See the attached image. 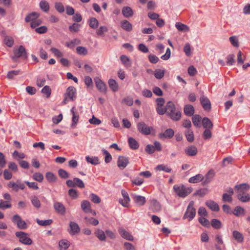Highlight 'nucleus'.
<instances>
[{"label": "nucleus", "mask_w": 250, "mask_h": 250, "mask_svg": "<svg viewBox=\"0 0 250 250\" xmlns=\"http://www.w3.org/2000/svg\"><path fill=\"white\" fill-rule=\"evenodd\" d=\"M84 219L86 220V222L89 224L93 225L94 226H97L99 224V221L93 217H85Z\"/></svg>", "instance_id": "13d9d810"}, {"label": "nucleus", "mask_w": 250, "mask_h": 250, "mask_svg": "<svg viewBox=\"0 0 250 250\" xmlns=\"http://www.w3.org/2000/svg\"><path fill=\"white\" fill-rule=\"evenodd\" d=\"M150 208L154 212H158L161 210V205L157 200L152 199L151 201Z\"/></svg>", "instance_id": "6ab92c4d"}, {"label": "nucleus", "mask_w": 250, "mask_h": 250, "mask_svg": "<svg viewBox=\"0 0 250 250\" xmlns=\"http://www.w3.org/2000/svg\"><path fill=\"white\" fill-rule=\"evenodd\" d=\"M185 135L187 140L189 142H192L194 141V134L193 131L191 129H188L185 132Z\"/></svg>", "instance_id": "09e8293b"}, {"label": "nucleus", "mask_w": 250, "mask_h": 250, "mask_svg": "<svg viewBox=\"0 0 250 250\" xmlns=\"http://www.w3.org/2000/svg\"><path fill=\"white\" fill-rule=\"evenodd\" d=\"M175 27L178 30L184 32H188L189 31L188 26L181 22H176Z\"/></svg>", "instance_id": "c9c22d12"}, {"label": "nucleus", "mask_w": 250, "mask_h": 250, "mask_svg": "<svg viewBox=\"0 0 250 250\" xmlns=\"http://www.w3.org/2000/svg\"><path fill=\"white\" fill-rule=\"evenodd\" d=\"M66 184L69 188L78 187L83 188H84V184L83 181L78 178H74L72 180H68Z\"/></svg>", "instance_id": "1a4fd4ad"}, {"label": "nucleus", "mask_w": 250, "mask_h": 250, "mask_svg": "<svg viewBox=\"0 0 250 250\" xmlns=\"http://www.w3.org/2000/svg\"><path fill=\"white\" fill-rule=\"evenodd\" d=\"M122 28L127 32H130L132 30V24L127 20H123L121 22Z\"/></svg>", "instance_id": "a878e982"}, {"label": "nucleus", "mask_w": 250, "mask_h": 250, "mask_svg": "<svg viewBox=\"0 0 250 250\" xmlns=\"http://www.w3.org/2000/svg\"><path fill=\"white\" fill-rule=\"evenodd\" d=\"M12 221L13 223L16 224L17 227L21 229H25L27 228L26 222L22 220L21 216L18 214L13 216Z\"/></svg>", "instance_id": "6e6552de"}, {"label": "nucleus", "mask_w": 250, "mask_h": 250, "mask_svg": "<svg viewBox=\"0 0 250 250\" xmlns=\"http://www.w3.org/2000/svg\"><path fill=\"white\" fill-rule=\"evenodd\" d=\"M173 189L179 196L183 198L188 196L192 191L191 188L187 187L183 185L181 186L175 185L173 187Z\"/></svg>", "instance_id": "7ed1b4c3"}, {"label": "nucleus", "mask_w": 250, "mask_h": 250, "mask_svg": "<svg viewBox=\"0 0 250 250\" xmlns=\"http://www.w3.org/2000/svg\"><path fill=\"white\" fill-rule=\"evenodd\" d=\"M56 10L60 13H62L64 11V7L62 2H56L54 4Z\"/></svg>", "instance_id": "3c124183"}, {"label": "nucleus", "mask_w": 250, "mask_h": 250, "mask_svg": "<svg viewBox=\"0 0 250 250\" xmlns=\"http://www.w3.org/2000/svg\"><path fill=\"white\" fill-rule=\"evenodd\" d=\"M4 42L5 44L8 47H12L14 44V40L12 37L6 36L4 39Z\"/></svg>", "instance_id": "6e6d98bb"}, {"label": "nucleus", "mask_w": 250, "mask_h": 250, "mask_svg": "<svg viewBox=\"0 0 250 250\" xmlns=\"http://www.w3.org/2000/svg\"><path fill=\"white\" fill-rule=\"evenodd\" d=\"M250 189V186L246 183L237 185L234 187L237 199L243 203H247L250 201V196L248 192Z\"/></svg>", "instance_id": "f257e3e1"}, {"label": "nucleus", "mask_w": 250, "mask_h": 250, "mask_svg": "<svg viewBox=\"0 0 250 250\" xmlns=\"http://www.w3.org/2000/svg\"><path fill=\"white\" fill-rule=\"evenodd\" d=\"M232 213L236 216H239L244 215L245 213V210L243 208L240 206H236Z\"/></svg>", "instance_id": "f704fd0d"}, {"label": "nucleus", "mask_w": 250, "mask_h": 250, "mask_svg": "<svg viewBox=\"0 0 250 250\" xmlns=\"http://www.w3.org/2000/svg\"><path fill=\"white\" fill-rule=\"evenodd\" d=\"M201 104L205 110L208 111L211 108V103L209 99L205 96H202L200 99Z\"/></svg>", "instance_id": "f3484780"}, {"label": "nucleus", "mask_w": 250, "mask_h": 250, "mask_svg": "<svg viewBox=\"0 0 250 250\" xmlns=\"http://www.w3.org/2000/svg\"><path fill=\"white\" fill-rule=\"evenodd\" d=\"M70 245V243L66 239H62L59 243L60 250H66L69 247Z\"/></svg>", "instance_id": "7c9ffc66"}, {"label": "nucleus", "mask_w": 250, "mask_h": 250, "mask_svg": "<svg viewBox=\"0 0 250 250\" xmlns=\"http://www.w3.org/2000/svg\"><path fill=\"white\" fill-rule=\"evenodd\" d=\"M36 222L38 223V224L40 226H46L51 224L53 223V220L52 219L42 220H40L39 219H37Z\"/></svg>", "instance_id": "de8ad7c7"}, {"label": "nucleus", "mask_w": 250, "mask_h": 250, "mask_svg": "<svg viewBox=\"0 0 250 250\" xmlns=\"http://www.w3.org/2000/svg\"><path fill=\"white\" fill-rule=\"evenodd\" d=\"M85 160L90 164L93 165H97L100 163L99 159L97 157L86 156Z\"/></svg>", "instance_id": "37998d69"}, {"label": "nucleus", "mask_w": 250, "mask_h": 250, "mask_svg": "<svg viewBox=\"0 0 250 250\" xmlns=\"http://www.w3.org/2000/svg\"><path fill=\"white\" fill-rule=\"evenodd\" d=\"M194 202L190 201L183 216V219H188L189 221L192 220L196 215V209L194 207Z\"/></svg>", "instance_id": "20e7f679"}, {"label": "nucleus", "mask_w": 250, "mask_h": 250, "mask_svg": "<svg viewBox=\"0 0 250 250\" xmlns=\"http://www.w3.org/2000/svg\"><path fill=\"white\" fill-rule=\"evenodd\" d=\"M45 178L49 183H55L57 181L56 176L51 172H46Z\"/></svg>", "instance_id": "58836bf2"}, {"label": "nucleus", "mask_w": 250, "mask_h": 250, "mask_svg": "<svg viewBox=\"0 0 250 250\" xmlns=\"http://www.w3.org/2000/svg\"><path fill=\"white\" fill-rule=\"evenodd\" d=\"M81 208L85 213H88L91 211L90 203L87 200H84L82 202Z\"/></svg>", "instance_id": "cd10ccee"}, {"label": "nucleus", "mask_w": 250, "mask_h": 250, "mask_svg": "<svg viewBox=\"0 0 250 250\" xmlns=\"http://www.w3.org/2000/svg\"><path fill=\"white\" fill-rule=\"evenodd\" d=\"M108 84L110 88L113 92H116L118 90V84L115 80L110 79L108 81Z\"/></svg>", "instance_id": "79ce46f5"}, {"label": "nucleus", "mask_w": 250, "mask_h": 250, "mask_svg": "<svg viewBox=\"0 0 250 250\" xmlns=\"http://www.w3.org/2000/svg\"><path fill=\"white\" fill-rule=\"evenodd\" d=\"M174 134V132L171 128L167 129L163 133L159 134V137L161 139L171 138Z\"/></svg>", "instance_id": "aec40b11"}, {"label": "nucleus", "mask_w": 250, "mask_h": 250, "mask_svg": "<svg viewBox=\"0 0 250 250\" xmlns=\"http://www.w3.org/2000/svg\"><path fill=\"white\" fill-rule=\"evenodd\" d=\"M192 123L194 125L198 127L200 126V122L201 120V117L199 115H195L192 117Z\"/></svg>", "instance_id": "8fccbe9b"}, {"label": "nucleus", "mask_w": 250, "mask_h": 250, "mask_svg": "<svg viewBox=\"0 0 250 250\" xmlns=\"http://www.w3.org/2000/svg\"><path fill=\"white\" fill-rule=\"evenodd\" d=\"M184 111L186 115L190 117L194 113V108L192 105L187 104L184 107Z\"/></svg>", "instance_id": "393cba45"}, {"label": "nucleus", "mask_w": 250, "mask_h": 250, "mask_svg": "<svg viewBox=\"0 0 250 250\" xmlns=\"http://www.w3.org/2000/svg\"><path fill=\"white\" fill-rule=\"evenodd\" d=\"M214 175L215 173L213 170H209L204 177V180H203V185H205L211 182L213 178Z\"/></svg>", "instance_id": "412c9836"}, {"label": "nucleus", "mask_w": 250, "mask_h": 250, "mask_svg": "<svg viewBox=\"0 0 250 250\" xmlns=\"http://www.w3.org/2000/svg\"><path fill=\"white\" fill-rule=\"evenodd\" d=\"M43 174L40 172H35L33 175V179L40 183L43 181Z\"/></svg>", "instance_id": "4d7b16f0"}, {"label": "nucleus", "mask_w": 250, "mask_h": 250, "mask_svg": "<svg viewBox=\"0 0 250 250\" xmlns=\"http://www.w3.org/2000/svg\"><path fill=\"white\" fill-rule=\"evenodd\" d=\"M20 73V70H12L8 72L7 77L9 79H12L15 76L19 75Z\"/></svg>", "instance_id": "69168bd1"}, {"label": "nucleus", "mask_w": 250, "mask_h": 250, "mask_svg": "<svg viewBox=\"0 0 250 250\" xmlns=\"http://www.w3.org/2000/svg\"><path fill=\"white\" fill-rule=\"evenodd\" d=\"M40 15V14L37 12H32L26 16L25 21L26 22L30 21L31 22L32 21L36 20L39 17Z\"/></svg>", "instance_id": "5701e85b"}, {"label": "nucleus", "mask_w": 250, "mask_h": 250, "mask_svg": "<svg viewBox=\"0 0 250 250\" xmlns=\"http://www.w3.org/2000/svg\"><path fill=\"white\" fill-rule=\"evenodd\" d=\"M95 235L101 241H105L106 240L105 231L104 232L101 229H97L95 231Z\"/></svg>", "instance_id": "bb28decb"}, {"label": "nucleus", "mask_w": 250, "mask_h": 250, "mask_svg": "<svg viewBox=\"0 0 250 250\" xmlns=\"http://www.w3.org/2000/svg\"><path fill=\"white\" fill-rule=\"evenodd\" d=\"M42 92L46 95V98L50 97L51 95V90L49 86L45 85L42 89Z\"/></svg>", "instance_id": "0e129e2a"}, {"label": "nucleus", "mask_w": 250, "mask_h": 250, "mask_svg": "<svg viewBox=\"0 0 250 250\" xmlns=\"http://www.w3.org/2000/svg\"><path fill=\"white\" fill-rule=\"evenodd\" d=\"M206 205L208 208L213 211H217L219 210L218 205L213 201H207L206 202Z\"/></svg>", "instance_id": "b1692460"}, {"label": "nucleus", "mask_w": 250, "mask_h": 250, "mask_svg": "<svg viewBox=\"0 0 250 250\" xmlns=\"http://www.w3.org/2000/svg\"><path fill=\"white\" fill-rule=\"evenodd\" d=\"M15 235L21 243L25 245H30L32 244V240L28 237V233L23 231H17Z\"/></svg>", "instance_id": "0eeeda50"}, {"label": "nucleus", "mask_w": 250, "mask_h": 250, "mask_svg": "<svg viewBox=\"0 0 250 250\" xmlns=\"http://www.w3.org/2000/svg\"><path fill=\"white\" fill-rule=\"evenodd\" d=\"M64 99L62 103L64 104H66L68 102V99L71 101H74L76 98V89L73 86L68 87L64 95Z\"/></svg>", "instance_id": "39448f33"}, {"label": "nucleus", "mask_w": 250, "mask_h": 250, "mask_svg": "<svg viewBox=\"0 0 250 250\" xmlns=\"http://www.w3.org/2000/svg\"><path fill=\"white\" fill-rule=\"evenodd\" d=\"M89 26L92 29H96L99 26V21L95 18H91L89 20Z\"/></svg>", "instance_id": "a18cd8bd"}, {"label": "nucleus", "mask_w": 250, "mask_h": 250, "mask_svg": "<svg viewBox=\"0 0 250 250\" xmlns=\"http://www.w3.org/2000/svg\"><path fill=\"white\" fill-rule=\"evenodd\" d=\"M122 63L126 67H129L131 66V62L129 58L125 55H122L120 57Z\"/></svg>", "instance_id": "4c0bfd02"}, {"label": "nucleus", "mask_w": 250, "mask_h": 250, "mask_svg": "<svg viewBox=\"0 0 250 250\" xmlns=\"http://www.w3.org/2000/svg\"><path fill=\"white\" fill-rule=\"evenodd\" d=\"M30 200L32 204L35 208H39L41 207V202L37 196H31L30 198Z\"/></svg>", "instance_id": "ea45409f"}, {"label": "nucleus", "mask_w": 250, "mask_h": 250, "mask_svg": "<svg viewBox=\"0 0 250 250\" xmlns=\"http://www.w3.org/2000/svg\"><path fill=\"white\" fill-rule=\"evenodd\" d=\"M197 152V148L194 146H190L185 149V153L187 155L189 156H195Z\"/></svg>", "instance_id": "4be33fe9"}, {"label": "nucleus", "mask_w": 250, "mask_h": 250, "mask_svg": "<svg viewBox=\"0 0 250 250\" xmlns=\"http://www.w3.org/2000/svg\"><path fill=\"white\" fill-rule=\"evenodd\" d=\"M68 195L74 199H77L78 197V194L77 191L73 188L69 189L68 191Z\"/></svg>", "instance_id": "774afa93"}, {"label": "nucleus", "mask_w": 250, "mask_h": 250, "mask_svg": "<svg viewBox=\"0 0 250 250\" xmlns=\"http://www.w3.org/2000/svg\"><path fill=\"white\" fill-rule=\"evenodd\" d=\"M7 186L9 188H12V190L16 192H18L19 190L18 181H17L16 183L14 182H10Z\"/></svg>", "instance_id": "5fc2aeb1"}, {"label": "nucleus", "mask_w": 250, "mask_h": 250, "mask_svg": "<svg viewBox=\"0 0 250 250\" xmlns=\"http://www.w3.org/2000/svg\"><path fill=\"white\" fill-rule=\"evenodd\" d=\"M166 114L173 120L177 121L181 118V113L180 111L176 110L174 103L169 101L166 104Z\"/></svg>", "instance_id": "f03ea898"}, {"label": "nucleus", "mask_w": 250, "mask_h": 250, "mask_svg": "<svg viewBox=\"0 0 250 250\" xmlns=\"http://www.w3.org/2000/svg\"><path fill=\"white\" fill-rule=\"evenodd\" d=\"M20 57H22L23 58H27L25 49L22 45L20 46L19 48L17 49H14V56L12 57V59L14 61H16L17 59Z\"/></svg>", "instance_id": "9d476101"}, {"label": "nucleus", "mask_w": 250, "mask_h": 250, "mask_svg": "<svg viewBox=\"0 0 250 250\" xmlns=\"http://www.w3.org/2000/svg\"><path fill=\"white\" fill-rule=\"evenodd\" d=\"M155 169L158 171H164L167 173H169L171 171V169L170 168L164 165H158L155 167Z\"/></svg>", "instance_id": "864d4df0"}, {"label": "nucleus", "mask_w": 250, "mask_h": 250, "mask_svg": "<svg viewBox=\"0 0 250 250\" xmlns=\"http://www.w3.org/2000/svg\"><path fill=\"white\" fill-rule=\"evenodd\" d=\"M198 220L200 223L203 226L207 228L210 226V222L207 219L203 217H201L199 218Z\"/></svg>", "instance_id": "052dcab7"}, {"label": "nucleus", "mask_w": 250, "mask_h": 250, "mask_svg": "<svg viewBox=\"0 0 250 250\" xmlns=\"http://www.w3.org/2000/svg\"><path fill=\"white\" fill-rule=\"evenodd\" d=\"M137 127L138 130L143 135H148L151 132H155V129L152 126H149L143 122L138 123Z\"/></svg>", "instance_id": "423d86ee"}, {"label": "nucleus", "mask_w": 250, "mask_h": 250, "mask_svg": "<svg viewBox=\"0 0 250 250\" xmlns=\"http://www.w3.org/2000/svg\"><path fill=\"white\" fill-rule=\"evenodd\" d=\"M165 73V70L157 69L154 71V75L156 79H161L164 77Z\"/></svg>", "instance_id": "49530a36"}, {"label": "nucleus", "mask_w": 250, "mask_h": 250, "mask_svg": "<svg viewBox=\"0 0 250 250\" xmlns=\"http://www.w3.org/2000/svg\"><path fill=\"white\" fill-rule=\"evenodd\" d=\"M122 14L125 18H129L133 15L132 9L129 6H125L122 8Z\"/></svg>", "instance_id": "c85d7f7f"}, {"label": "nucleus", "mask_w": 250, "mask_h": 250, "mask_svg": "<svg viewBox=\"0 0 250 250\" xmlns=\"http://www.w3.org/2000/svg\"><path fill=\"white\" fill-rule=\"evenodd\" d=\"M81 229L79 225L75 222L71 221L69 223V229L68 231L71 235H75L79 233Z\"/></svg>", "instance_id": "9b49d317"}, {"label": "nucleus", "mask_w": 250, "mask_h": 250, "mask_svg": "<svg viewBox=\"0 0 250 250\" xmlns=\"http://www.w3.org/2000/svg\"><path fill=\"white\" fill-rule=\"evenodd\" d=\"M234 238L238 243H242L244 241V236L243 234L237 230H234L232 232Z\"/></svg>", "instance_id": "473e14b6"}, {"label": "nucleus", "mask_w": 250, "mask_h": 250, "mask_svg": "<svg viewBox=\"0 0 250 250\" xmlns=\"http://www.w3.org/2000/svg\"><path fill=\"white\" fill-rule=\"evenodd\" d=\"M118 231L121 237L124 239L129 241H133V236L126 231L123 228H120L118 229Z\"/></svg>", "instance_id": "a211bd4d"}, {"label": "nucleus", "mask_w": 250, "mask_h": 250, "mask_svg": "<svg viewBox=\"0 0 250 250\" xmlns=\"http://www.w3.org/2000/svg\"><path fill=\"white\" fill-rule=\"evenodd\" d=\"M50 51L56 57L60 58L63 56V53L56 48L52 47Z\"/></svg>", "instance_id": "338daca9"}, {"label": "nucleus", "mask_w": 250, "mask_h": 250, "mask_svg": "<svg viewBox=\"0 0 250 250\" xmlns=\"http://www.w3.org/2000/svg\"><path fill=\"white\" fill-rule=\"evenodd\" d=\"M122 194L124 197V201H120V203L122 205L123 207H127V204L130 201V198L128 193L125 190L122 191Z\"/></svg>", "instance_id": "2f4dec72"}, {"label": "nucleus", "mask_w": 250, "mask_h": 250, "mask_svg": "<svg viewBox=\"0 0 250 250\" xmlns=\"http://www.w3.org/2000/svg\"><path fill=\"white\" fill-rule=\"evenodd\" d=\"M55 211L59 214L64 215L66 213V208L62 202H55L53 205Z\"/></svg>", "instance_id": "f8f14e48"}, {"label": "nucleus", "mask_w": 250, "mask_h": 250, "mask_svg": "<svg viewBox=\"0 0 250 250\" xmlns=\"http://www.w3.org/2000/svg\"><path fill=\"white\" fill-rule=\"evenodd\" d=\"M131 197L134 202L138 206H142L146 202V199L144 196L133 194L131 195Z\"/></svg>", "instance_id": "4468645a"}, {"label": "nucleus", "mask_w": 250, "mask_h": 250, "mask_svg": "<svg viewBox=\"0 0 250 250\" xmlns=\"http://www.w3.org/2000/svg\"><path fill=\"white\" fill-rule=\"evenodd\" d=\"M129 163V160L127 157L125 156H119L117 161V166L120 169H124Z\"/></svg>", "instance_id": "2eb2a0df"}, {"label": "nucleus", "mask_w": 250, "mask_h": 250, "mask_svg": "<svg viewBox=\"0 0 250 250\" xmlns=\"http://www.w3.org/2000/svg\"><path fill=\"white\" fill-rule=\"evenodd\" d=\"M228 65H232L235 62V56L233 54H229L226 57Z\"/></svg>", "instance_id": "680f3d73"}, {"label": "nucleus", "mask_w": 250, "mask_h": 250, "mask_svg": "<svg viewBox=\"0 0 250 250\" xmlns=\"http://www.w3.org/2000/svg\"><path fill=\"white\" fill-rule=\"evenodd\" d=\"M212 227L215 229H219L221 228L222 223L220 221L216 219H213L211 221Z\"/></svg>", "instance_id": "603ef678"}, {"label": "nucleus", "mask_w": 250, "mask_h": 250, "mask_svg": "<svg viewBox=\"0 0 250 250\" xmlns=\"http://www.w3.org/2000/svg\"><path fill=\"white\" fill-rule=\"evenodd\" d=\"M129 147L132 149H137L139 147V144L137 141L132 137H129L128 140Z\"/></svg>", "instance_id": "e433bc0d"}, {"label": "nucleus", "mask_w": 250, "mask_h": 250, "mask_svg": "<svg viewBox=\"0 0 250 250\" xmlns=\"http://www.w3.org/2000/svg\"><path fill=\"white\" fill-rule=\"evenodd\" d=\"M81 43V41L78 39H74L69 42L66 43V46L70 48H72L75 45L80 44Z\"/></svg>", "instance_id": "c03bdc74"}, {"label": "nucleus", "mask_w": 250, "mask_h": 250, "mask_svg": "<svg viewBox=\"0 0 250 250\" xmlns=\"http://www.w3.org/2000/svg\"><path fill=\"white\" fill-rule=\"evenodd\" d=\"M80 24L78 23H74L69 26V29L72 32H78L80 30Z\"/></svg>", "instance_id": "e2e57ef3"}, {"label": "nucleus", "mask_w": 250, "mask_h": 250, "mask_svg": "<svg viewBox=\"0 0 250 250\" xmlns=\"http://www.w3.org/2000/svg\"><path fill=\"white\" fill-rule=\"evenodd\" d=\"M71 114L72 115V124L71 126L72 127H75L79 119V115L77 112L76 111V107L73 106L70 110Z\"/></svg>", "instance_id": "dca6fc26"}, {"label": "nucleus", "mask_w": 250, "mask_h": 250, "mask_svg": "<svg viewBox=\"0 0 250 250\" xmlns=\"http://www.w3.org/2000/svg\"><path fill=\"white\" fill-rule=\"evenodd\" d=\"M58 174L62 179H66L69 177V173L63 169H59L58 170Z\"/></svg>", "instance_id": "bf43d9fd"}, {"label": "nucleus", "mask_w": 250, "mask_h": 250, "mask_svg": "<svg viewBox=\"0 0 250 250\" xmlns=\"http://www.w3.org/2000/svg\"><path fill=\"white\" fill-rule=\"evenodd\" d=\"M94 82L99 91L104 93L106 92V85L101 79L97 77L94 78Z\"/></svg>", "instance_id": "ddd939ff"}, {"label": "nucleus", "mask_w": 250, "mask_h": 250, "mask_svg": "<svg viewBox=\"0 0 250 250\" xmlns=\"http://www.w3.org/2000/svg\"><path fill=\"white\" fill-rule=\"evenodd\" d=\"M204 179V176L201 174H197L193 177H190L188 182L190 183H197L200 181H203Z\"/></svg>", "instance_id": "c756f323"}, {"label": "nucleus", "mask_w": 250, "mask_h": 250, "mask_svg": "<svg viewBox=\"0 0 250 250\" xmlns=\"http://www.w3.org/2000/svg\"><path fill=\"white\" fill-rule=\"evenodd\" d=\"M202 124L204 128L206 129H211L213 127V124L212 122L207 117H204L202 119Z\"/></svg>", "instance_id": "72a5a7b5"}, {"label": "nucleus", "mask_w": 250, "mask_h": 250, "mask_svg": "<svg viewBox=\"0 0 250 250\" xmlns=\"http://www.w3.org/2000/svg\"><path fill=\"white\" fill-rule=\"evenodd\" d=\"M40 8L44 12H47L49 10L48 2L45 0H42L40 2Z\"/></svg>", "instance_id": "a19ab883"}]
</instances>
